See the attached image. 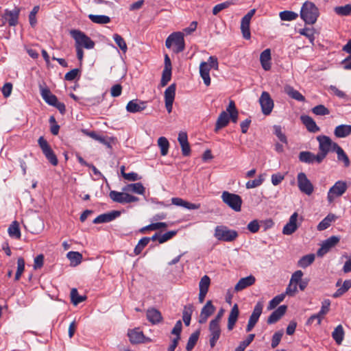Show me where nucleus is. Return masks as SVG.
I'll list each match as a JSON object with an SVG mask.
<instances>
[{
    "label": "nucleus",
    "instance_id": "1",
    "mask_svg": "<svg viewBox=\"0 0 351 351\" xmlns=\"http://www.w3.org/2000/svg\"><path fill=\"white\" fill-rule=\"evenodd\" d=\"M319 10L316 5L310 1H306L302 6L300 17L306 24L315 23L319 16Z\"/></svg>",
    "mask_w": 351,
    "mask_h": 351
},
{
    "label": "nucleus",
    "instance_id": "2",
    "mask_svg": "<svg viewBox=\"0 0 351 351\" xmlns=\"http://www.w3.org/2000/svg\"><path fill=\"white\" fill-rule=\"evenodd\" d=\"M174 45L176 53H180L184 51L185 48V43L184 39V34L180 32H176L171 34L165 41V46L167 48L170 49Z\"/></svg>",
    "mask_w": 351,
    "mask_h": 351
},
{
    "label": "nucleus",
    "instance_id": "3",
    "mask_svg": "<svg viewBox=\"0 0 351 351\" xmlns=\"http://www.w3.org/2000/svg\"><path fill=\"white\" fill-rule=\"evenodd\" d=\"M215 237L226 242H232L238 237V232L234 230L228 229L225 226H218L215 229Z\"/></svg>",
    "mask_w": 351,
    "mask_h": 351
},
{
    "label": "nucleus",
    "instance_id": "4",
    "mask_svg": "<svg viewBox=\"0 0 351 351\" xmlns=\"http://www.w3.org/2000/svg\"><path fill=\"white\" fill-rule=\"evenodd\" d=\"M221 199L223 203L236 212L241 210L242 199L237 194L231 193L228 191H223L221 194Z\"/></svg>",
    "mask_w": 351,
    "mask_h": 351
},
{
    "label": "nucleus",
    "instance_id": "5",
    "mask_svg": "<svg viewBox=\"0 0 351 351\" xmlns=\"http://www.w3.org/2000/svg\"><path fill=\"white\" fill-rule=\"evenodd\" d=\"M70 34L75 41V46H80L88 49H93L95 43L84 32L78 29L71 30Z\"/></svg>",
    "mask_w": 351,
    "mask_h": 351
},
{
    "label": "nucleus",
    "instance_id": "6",
    "mask_svg": "<svg viewBox=\"0 0 351 351\" xmlns=\"http://www.w3.org/2000/svg\"><path fill=\"white\" fill-rule=\"evenodd\" d=\"M38 143L46 158L52 165L56 166L58 163V160L47 141L43 136H40L38 140Z\"/></svg>",
    "mask_w": 351,
    "mask_h": 351
},
{
    "label": "nucleus",
    "instance_id": "7",
    "mask_svg": "<svg viewBox=\"0 0 351 351\" xmlns=\"http://www.w3.org/2000/svg\"><path fill=\"white\" fill-rule=\"evenodd\" d=\"M316 138L319 142V152L317 153L318 160L322 159V160H324L330 151L332 140L330 137L325 135L318 136Z\"/></svg>",
    "mask_w": 351,
    "mask_h": 351
},
{
    "label": "nucleus",
    "instance_id": "8",
    "mask_svg": "<svg viewBox=\"0 0 351 351\" xmlns=\"http://www.w3.org/2000/svg\"><path fill=\"white\" fill-rule=\"evenodd\" d=\"M297 182L298 186L302 193L307 195H311L313 193L314 186L304 173L300 172L298 174Z\"/></svg>",
    "mask_w": 351,
    "mask_h": 351
},
{
    "label": "nucleus",
    "instance_id": "9",
    "mask_svg": "<svg viewBox=\"0 0 351 351\" xmlns=\"http://www.w3.org/2000/svg\"><path fill=\"white\" fill-rule=\"evenodd\" d=\"M110 199L117 203L128 204L138 201V198L128 193L111 191L109 193Z\"/></svg>",
    "mask_w": 351,
    "mask_h": 351
},
{
    "label": "nucleus",
    "instance_id": "10",
    "mask_svg": "<svg viewBox=\"0 0 351 351\" xmlns=\"http://www.w3.org/2000/svg\"><path fill=\"white\" fill-rule=\"evenodd\" d=\"M259 104L261 107V111L263 114L267 116L271 114L274 106V103L269 93L263 91L259 98Z\"/></svg>",
    "mask_w": 351,
    "mask_h": 351
},
{
    "label": "nucleus",
    "instance_id": "11",
    "mask_svg": "<svg viewBox=\"0 0 351 351\" xmlns=\"http://www.w3.org/2000/svg\"><path fill=\"white\" fill-rule=\"evenodd\" d=\"M347 189V184L343 181H337L329 189L327 198L329 202H332L336 197L342 195Z\"/></svg>",
    "mask_w": 351,
    "mask_h": 351
},
{
    "label": "nucleus",
    "instance_id": "12",
    "mask_svg": "<svg viewBox=\"0 0 351 351\" xmlns=\"http://www.w3.org/2000/svg\"><path fill=\"white\" fill-rule=\"evenodd\" d=\"M130 341L132 344H138L150 342L152 340L149 337H146L143 331L138 328L130 330L128 332Z\"/></svg>",
    "mask_w": 351,
    "mask_h": 351
},
{
    "label": "nucleus",
    "instance_id": "13",
    "mask_svg": "<svg viewBox=\"0 0 351 351\" xmlns=\"http://www.w3.org/2000/svg\"><path fill=\"white\" fill-rule=\"evenodd\" d=\"M339 241V237L337 236H331L323 241L321 247L317 250V254L318 256H323L329 250L335 247Z\"/></svg>",
    "mask_w": 351,
    "mask_h": 351
},
{
    "label": "nucleus",
    "instance_id": "14",
    "mask_svg": "<svg viewBox=\"0 0 351 351\" xmlns=\"http://www.w3.org/2000/svg\"><path fill=\"white\" fill-rule=\"evenodd\" d=\"M176 84H172L165 91V108L169 113H171L173 109V104L176 96Z\"/></svg>",
    "mask_w": 351,
    "mask_h": 351
},
{
    "label": "nucleus",
    "instance_id": "15",
    "mask_svg": "<svg viewBox=\"0 0 351 351\" xmlns=\"http://www.w3.org/2000/svg\"><path fill=\"white\" fill-rule=\"evenodd\" d=\"M209 331L210 333L209 340L210 346L211 348H214L221 335L219 324L210 321L209 324Z\"/></svg>",
    "mask_w": 351,
    "mask_h": 351
},
{
    "label": "nucleus",
    "instance_id": "16",
    "mask_svg": "<svg viewBox=\"0 0 351 351\" xmlns=\"http://www.w3.org/2000/svg\"><path fill=\"white\" fill-rule=\"evenodd\" d=\"M298 218V214L296 212L291 215L289 221L286 223L282 229V233L284 234L291 235L297 230L298 228L297 224Z\"/></svg>",
    "mask_w": 351,
    "mask_h": 351
},
{
    "label": "nucleus",
    "instance_id": "17",
    "mask_svg": "<svg viewBox=\"0 0 351 351\" xmlns=\"http://www.w3.org/2000/svg\"><path fill=\"white\" fill-rule=\"evenodd\" d=\"M215 309L216 308L213 304L212 301L208 300L201 310L199 322L200 324L206 323L208 318L214 313Z\"/></svg>",
    "mask_w": 351,
    "mask_h": 351
},
{
    "label": "nucleus",
    "instance_id": "18",
    "mask_svg": "<svg viewBox=\"0 0 351 351\" xmlns=\"http://www.w3.org/2000/svg\"><path fill=\"white\" fill-rule=\"evenodd\" d=\"M146 107L147 101H143L136 99H132L128 103L126 106V110L130 113H136L144 110Z\"/></svg>",
    "mask_w": 351,
    "mask_h": 351
},
{
    "label": "nucleus",
    "instance_id": "19",
    "mask_svg": "<svg viewBox=\"0 0 351 351\" xmlns=\"http://www.w3.org/2000/svg\"><path fill=\"white\" fill-rule=\"evenodd\" d=\"M21 9L14 8L12 10H5L3 18L8 21L10 26H16L18 24Z\"/></svg>",
    "mask_w": 351,
    "mask_h": 351
},
{
    "label": "nucleus",
    "instance_id": "20",
    "mask_svg": "<svg viewBox=\"0 0 351 351\" xmlns=\"http://www.w3.org/2000/svg\"><path fill=\"white\" fill-rule=\"evenodd\" d=\"M318 154H314L308 151H303L300 152L298 158L302 162L307 164H313L314 162L320 164L323 160L322 159L318 160Z\"/></svg>",
    "mask_w": 351,
    "mask_h": 351
},
{
    "label": "nucleus",
    "instance_id": "21",
    "mask_svg": "<svg viewBox=\"0 0 351 351\" xmlns=\"http://www.w3.org/2000/svg\"><path fill=\"white\" fill-rule=\"evenodd\" d=\"M42 98L50 106H53L58 101L56 95H53L46 86H39Z\"/></svg>",
    "mask_w": 351,
    "mask_h": 351
},
{
    "label": "nucleus",
    "instance_id": "22",
    "mask_svg": "<svg viewBox=\"0 0 351 351\" xmlns=\"http://www.w3.org/2000/svg\"><path fill=\"white\" fill-rule=\"evenodd\" d=\"M178 141L181 146L182 154L184 156H188L191 154V148L188 142V136L186 132H180Z\"/></svg>",
    "mask_w": 351,
    "mask_h": 351
},
{
    "label": "nucleus",
    "instance_id": "23",
    "mask_svg": "<svg viewBox=\"0 0 351 351\" xmlns=\"http://www.w3.org/2000/svg\"><path fill=\"white\" fill-rule=\"evenodd\" d=\"M256 278L254 276L250 275L241 278L234 287V291L238 292L254 284Z\"/></svg>",
    "mask_w": 351,
    "mask_h": 351
},
{
    "label": "nucleus",
    "instance_id": "24",
    "mask_svg": "<svg viewBox=\"0 0 351 351\" xmlns=\"http://www.w3.org/2000/svg\"><path fill=\"white\" fill-rule=\"evenodd\" d=\"M120 215L119 211H112L107 213L101 214L99 216H97L94 220V223H107L110 222L114 219H116L117 217Z\"/></svg>",
    "mask_w": 351,
    "mask_h": 351
},
{
    "label": "nucleus",
    "instance_id": "25",
    "mask_svg": "<svg viewBox=\"0 0 351 351\" xmlns=\"http://www.w3.org/2000/svg\"><path fill=\"white\" fill-rule=\"evenodd\" d=\"M300 119L308 132L315 133L320 130V128L317 125L315 121L311 117L308 115H302L300 117Z\"/></svg>",
    "mask_w": 351,
    "mask_h": 351
},
{
    "label": "nucleus",
    "instance_id": "26",
    "mask_svg": "<svg viewBox=\"0 0 351 351\" xmlns=\"http://www.w3.org/2000/svg\"><path fill=\"white\" fill-rule=\"evenodd\" d=\"M287 306L281 305L276 309L268 317L267 324H273L277 322L286 313Z\"/></svg>",
    "mask_w": 351,
    "mask_h": 351
},
{
    "label": "nucleus",
    "instance_id": "27",
    "mask_svg": "<svg viewBox=\"0 0 351 351\" xmlns=\"http://www.w3.org/2000/svg\"><path fill=\"white\" fill-rule=\"evenodd\" d=\"M211 68L209 66L208 63L202 62L199 65V74L204 80V83L206 86L210 84V71Z\"/></svg>",
    "mask_w": 351,
    "mask_h": 351
},
{
    "label": "nucleus",
    "instance_id": "28",
    "mask_svg": "<svg viewBox=\"0 0 351 351\" xmlns=\"http://www.w3.org/2000/svg\"><path fill=\"white\" fill-rule=\"evenodd\" d=\"M171 202L173 205L182 206L189 210H195L200 208V204L191 203L180 197H173Z\"/></svg>",
    "mask_w": 351,
    "mask_h": 351
},
{
    "label": "nucleus",
    "instance_id": "29",
    "mask_svg": "<svg viewBox=\"0 0 351 351\" xmlns=\"http://www.w3.org/2000/svg\"><path fill=\"white\" fill-rule=\"evenodd\" d=\"M239 315V307L237 304H235L229 314L228 319V330H232L233 328L234 327V325L237 321L238 317Z\"/></svg>",
    "mask_w": 351,
    "mask_h": 351
},
{
    "label": "nucleus",
    "instance_id": "30",
    "mask_svg": "<svg viewBox=\"0 0 351 351\" xmlns=\"http://www.w3.org/2000/svg\"><path fill=\"white\" fill-rule=\"evenodd\" d=\"M146 316L149 322L153 324H158L162 319L160 312L154 308L147 309Z\"/></svg>",
    "mask_w": 351,
    "mask_h": 351
},
{
    "label": "nucleus",
    "instance_id": "31",
    "mask_svg": "<svg viewBox=\"0 0 351 351\" xmlns=\"http://www.w3.org/2000/svg\"><path fill=\"white\" fill-rule=\"evenodd\" d=\"M230 121V117L226 111H223L220 113L215 128V132H217L219 130L225 128Z\"/></svg>",
    "mask_w": 351,
    "mask_h": 351
},
{
    "label": "nucleus",
    "instance_id": "32",
    "mask_svg": "<svg viewBox=\"0 0 351 351\" xmlns=\"http://www.w3.org/2000/svg\"><path fill=\"white\" fill-rule=\"evenodd\" d=\"M271 51L269 49H265L260 56V61L262 67L265 71H269L271 69Z\"/></svg>",
    "mask_w": 351,
    "mask_h": 351
},
{
    "label": "nucleus",
    "instance_id": "33",
    "mask_svg": "<svg viewBox=\"0 0 351 351\" xmlns=\"http://www.w3.org/2000/svg\"><path fill=\"white\" fill-rule=\"evenodd\" d=\"M123 191L133 192L137 194L143 195L145 191V189L141 182H136L127 184L123 188Z\"/></svg>",
    "mask_w": 351,
    "mask_h": 351
},
{
    "label": "nucleus",
    "instance_id": "34",
    "mask_svg": "<svg viewBox=\"0 0 351 351\" xmlns=\"http://www.w3.org/2000/svg\"><path fill=\"white\" fill-rule=\"evenodd\" d=\"M334 134L337 138H345L351 134V125H339L335 128Z\"/></svg>",
    "mask_w": 351,
    "mask_h": 351
},
{
    "label": "nucleus",
    "instance_id": "35",
    "mask_svg": "<svg viewBox=\"0 0 351 351\" xmlns=\"http://www.w3.org/2000/svg\"><path fill=\"white\" fill-rule=\"evenodd\" d=\"M337 217L332 213L328 214L324 219H323L317 225V229L319 231H322L327 229L330 226L331 223L335 221Z\"/></svg>",
    "mask_w": 351,
    "mask_h": 351
},
{
    "label": "nucleus",
    "instance_id": "36",
    "mask_svg": "<svg viewBox=\"0 0 351 351\" xmlns=\"http://www.w3.org/2000/svg\"><path fill=\"white\" fill-rule=\"evenodd\" d=\"M285 92L287 95H289L291 98L298 101H304L305 97L297 90L294 89L291 86H286L285 87Z\"/></svg>",
    "mask_w": 351,
    "mask_h": 351
},
{
    "label": "nucleus",
    "instance_id": "37",
    "mask_svg": "<svg viewBox=\"0 0 351 351\" xmlns=\"http://www.w3.org/2000/svg\"><path fill=\"white\" fill-rule=\"evenodd\" d=\"M263 308V302L258 301L256 304V305L254 308V310L252 311V313L250 317L249 320L252 321L253 322L257 323L261 315L262 314Z\"/></svg>",
    "mask_w": 351,
    "mask_h": 351
},
{
    "label": "nucleus",
    "instance_id": "38",
    "mask_svg": "<svg viewBox=\"0 0 351 351\" xmlns=\"http://www.w3.org/2000/svg\"><path fill=\"white\" fill-rule=\"evenodd\" d=\"M66 258L70 261L71 265L73 267L80 265L82 261V255L78 252H69Z\"/></svg>",
    "mask_w": 351,
    "mask_h": 351
},
{
    "label": "nucleus",
    "instance_id": "39",
    "mask_svg": "<svg viewBox=\"0 0 351 351\" xmlns=\"http://www.w3.org/2000/svg\"><path fill=\"white\" fill-rule=\"evenodd\" d=\"M193 311V306L192 304H188L184 306L182 311V319L186 326L190 325Z\"/></svg>",
    "mask_w": 351,
    "mask_h": 351
},
{
    "label": "nucleus",
    "instance_id": "40",
    "mask_svg": "<svg viewBox=\"0 0 351 351\" xmlns=\"http://www.w3.org/2000/svg\"><path fill=\"white\" fill-rule=\"evenodd\" d=\"M332 337L335 342L340 345L344 337V330L341 325H338L332 332Z\"/></svg>",
    "mask_w": 351,
    "mask_h": 351
},
{
    "label": "nucleus",
    "instance_id": "41",
    "mask_svg": "<svg viewBox=\"0 0 351 351\" xmlns=\"http://www.w3.org/2000/svg\"><path fill=\"white\" fill-rule=\"evenodd\" d=\"M351 288V280H346L342 285L332 294L334 298H337L343 295Z\"/></svg>",
    "mask_w": 351,
    "mask_h": 351
},
{
    "label": "nucleus",
    "instance_id": "42",
    "mask_svg": "<svg viewBox=\"0 0 351 351\" xmlns=\"http://www.w3.org/2000/svg\"><path fill=\"white\" fill-rule=\"evenodd\" d=\"M8 234L11 237L20 239L21 234L19 228V224L16 221H13L8 230Z\"/></svg>",
    "mask_w": 351,
    "mask_h": 351
},
{
    "label": "nucleus",
    "instance_id": "43",
    "mask_svg": "<svg viewBox=\"0 0 351 351\" xmlns=\"http://www.w3.org/2000/svg\"><path fill=\"white\" fill-rule=\"evenodd\" d=\"M250 25V21L247 18L243 17L241 23V29L243 34V36L245 39H250L251 36Z\"/></svg>",
    "mask_w": 351,
    "mask_h": 351
},
{
    "label": "nucleus",
    "instance_id": "44",
    "mask_svg": "<svg viewBox=\"0 0 351 351\" xmlns=\"http://www.w3.org/2000/svg\"><path fill=\"white\" fill-rule=\"evenodd\" d=\"M199 334L200 332L199 330H197L190 335L186 346V350L187 351H191L194 348L195 346L196 345L198 341Z\"/></svg>",
    "mask_w": 351,
    "mask_h": 351
},
{
    "label": "nucleus",
    "instance_id": "45",
    "mask_svg": "<svg viewBox=\"0 0 351 351\" xmlns=\"http://www.w3.org/2000/svg\"><path fill=\"white\" fill-rule=\"evenodd\" d=\"M88 19L95 23L107 24L110 22V18L106 15L89 14Z\"/></svg>",
    "mask_w": 351,
    "mask_h": 351
},
{
    "label": "nucleus",
    "instance_id": "46",
    "mask_svg": "<svg viewBox=\"0 0 351 351\" xmlns=\"http://www.w3.org/2000/svg\"><path fill=\"white\" fill-rule=\"evenodd\" d=\"M158 145L160 149V154L165 156L168 154L169 143L167 138L161 136L158 139Z\"/></svg>",
    "mask_w": 351,
    "mask_h": 351
},
{
    "label": "nucleus",
    "instance_id": "47",
    "mask_svg": "<svg viewBox=\"0 0 351 351\" xmlns=\"http://www.w3.org/2000/svg\"><path fill=\"white\" fill-rule=\"evenodd\" d=\"M315 260V255L310 254L302 256L298 261V265L300 267L305 268L313 263Z\"/></svg>",
    "mask_w": 351,
    "mask_h": 351
},
{
    "label": "nucleus",
    "instance_id": "48",
    "mask_svg": "<svg viewBox=\"0 0 351 351\" xmlns=\"http://www.w3.org/2000/svg\"><path fill=\"white\" fill-rule=\"evenodd\" d=\"M335 12L339 16H349L351 14V4L343 6H337L334 8Z\"/></svg>",
    "mask_w": 351,
    "mask_h": 351
},
{
    "label": "nucleus",
    "instance_id": "49",
    "mask_svg": "<svg viewBox=\"0 0 351 351\" xmlns=\"http://www.w3.org/2000/svg\"><path fill=\"white\" fill-rule=\"evenodd\" d=\"M279 16L282 21H291L296 19L298 16V14L293 11L285 10L280 12Z\"/></svg>",
    "mask_w": 351,
    "mask_h": 351
},
{
    "label": "nucleus",
    "instance_id": "50",
    "mask_svg": "<svg viewBox=\"0 0 351 351\" xmlns=\"http://www.w3.org/2000/svg\"><path fill=\"white\" fill-rule=\"evenodd\" d=\"M149 237H143L141 239H140L134 250V253L135 255L140 254L145 247L149 243Z\"/></svg>",
    "mask_w": 351,
    "mask_h": 351
},
{
    "label": "nucleus",
    "instance_id": "51",
    "mask_svg": "<svg viewBox=\"0 0 351 351\" xmlns=\"http://www.w3.org/2000/svg\"><path fill=\"white\" fill-rule=\"evenodd\" d=\"M71 300L74 305H77L86 300V296L80 295L77 289L73 288L71 291Z\"/></svg>",
    "mask_w": 351,
    "mask_h": 351
},
{
    "label": "nucleus",
    "instance_id": "52",
    "mask_svg": "<svg viewBox=\"0 0 351 351\" xmlns=\"http://www.w3.org/2000/svg\"><path fill=\"white\" fill-rule=\"evenodd\" d=\"M113 39L116 44L118 45V47L120 48V49L123 52L125 53L128 50L127 44L125 41V40L121 36H120L118 34H114L113 35Z\"/></svg>",
    "mask_w": 351,
    "mask_h": 351
},
{
    "label": "nucleus",
    "instance_id": "53",
    "mask_svg": "<svg viewBox=\"0 0 351 351\" xmlns=\"http://www.w3.org/2000/svg\"><path fill=\"white\" fill-rule=\"evenodd\" d=\"M254 337V334L249 335L246 339L240 342L239 345L234 351H244L245 349L252 342Z\"/></svg>",
    "mask_w": 351,
    "mask_h": 351
},
{
    "label": "nucleus",
    "instance_id": "54",
    "mask_svg": "<svg viewBox=\"0 0 351 351\" xmlns=\"http://www.w3.org/2000/svg\"><path fill=\"white\" fill-rule=\"evenodd\" d=\"M285 294L282 293L275 296L271 300H270L267 306L268 310H272L275 308L281 302L285 299Z\"/></svg>",
    "mask_w": 351,
    "mask_h": 351
},
{
    "label": "nucleus",
    "instance_id": "55",
    "mask_svg": "<svg viewBox=\"0 0 351 351\" xmlns=\"http://www.w3.org/2000/svg\"><path fill=\"white\" fill-rule=\"evenodd\" d=\"M25 269V261L22 257L17 260V270L15 274L14 280L18 281Z\"/></svg>",
    "mask_w": 351,
    "mask_h": 351
},
{
    "label": "nucleus",
    "instance_id": "56",
    "mask_svg": "<svg viewBox=\"0 0 351 351\" xmlns=\"http://www.w3.org/2000/svg\"><path fill=\"white\" fill-rule=\"evenodd\" d=\"M234 4L232 1H227L221 3H219L214 6L213 8V14L217 15L221 11L229 8L231 5Z\"/></svg>",
    "mask_w": 351,
    "mask_h": 351
},
{
    "label": "nucleus",
    "instance_id": "57",
    "mask_svg": "<svg viewBox=\"0 0 351 351\" xmlns=\"http://www.w3.org/2000/svg\"><path fill=\"white\" fill-rule=\"evenodd\" d=\"M210 284V278L206 275L204 276L201 278L199 283V291H203L204 292L208 293Z\"/></svg>",
    "mask_w": 351,
    "mask_h": 351
},
{
    "label": "nucleus",
    "instance_id": "58",
    "mask_svg": "<svg viewBox=\"0 0 351 351\" xmlns=\"http://www.w3.org/2000/svg\"><path fill=\"white\" fill-rule=\"evenodd\" d=\"M312 112L316 115H328L330 114L329 110L324 105H317L312 108Z\"/></svg>",
    "mask_w": 351,
    "mask_h": 351
},
{
    "label": "nucleus",
    "instance_id": "59",
    "mask_svg": "<svg viewBox=\"0 0 351 351\" xmlns=\"http://www.w3.org/2000/svg\"><path fill=\"white\" fill-rule=\"evenodd\" d=\"M299 33L301 35H303V36H306L307 38H308L310 42L312 44H313V41L315 40L314 29L313 28L305 27V28L300 29Z\"/></svg>",
    "mask_w": 351,
    "mask_h": 351
},
{
    "label": "nucleus",
    "instance_id": "60",
    "mask_svg": "<svg viewBox=\"0 0 351 351\" xmlns=\"http://www.w3.org/2000/svg\"><path fill=\"white\" fill-rule=\"evenodd\" d=\"M39 10H40L39 5H35L29 14V24L32 27H34L36 26V25L37 24V20H36V14L38 12Z\"/></svg>",
    "mask_w": 351,
    "mask_h": 351
},
{
    "label": "nucleus",
    "instance_id": "61",
    "mask_svg": "<svg viewBox=\"0 0 351 351\" xmlns=\"http://www.w3.org/2000/svg\"><path fill=\"white\" fill-rule=\"evenodd\" d=\"M171 78V69H164L160 80L161 86H165Z\"/></svg>",
    "mask_w": 351,
    "mask_h": 351
},
{
    "label": "nucleus",
    "instance_id": "62",
    "mask_svg": "<svg viewBox=\"0 0 351 351\" xmlns=\"http://www.w3.org/2000/svg\"><path fill=\"white\" fill-rule=\"evenodd\" d=\"M283 335V330H279L278 332H276L271 339V348H276L278 344L280 343L282 337Z\"/></svg>",
    "mask_w": 351,
    "mask_h": 351
},
{
    "label": "nucleus",
    "instance_id": "63",
    "mask_svg": "<svg viewBox=\"0 0 351 351\" xmlns=\"http://www.w3.org/2000/svg\"><path fill=\"white\" fill-rule=\"evenodd\" d=\"M274 134L283 143L287 144V138L285 134L282 132V128L280 125L274 126Z\"/></svg>",
    "mask_w": 351,
    "mask_h": 351
},
{
    "label": "nucleus",
    "instance_id": "64",
    "mask_svg": "<svg viewBox=\"0 0 351 351\" xmlns=\"http://www.w3.org/2000/svg\"><path fill=\"white\" fill-rule=\"evenodd\" d=\"M330 306V301L328 299L324 300L322 302V307L318 313L324 317V316L329 312Z\"/></svg>",
    "mask_w": 351,
    "mask_h": 351
}]
</instances>
